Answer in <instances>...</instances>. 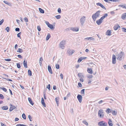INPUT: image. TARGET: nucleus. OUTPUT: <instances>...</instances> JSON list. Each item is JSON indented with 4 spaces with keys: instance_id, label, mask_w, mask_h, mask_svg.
<instances>
[{
    "instance_id": "obj_1",
    "label": "nucleus",
    "mask_w": 126,
    "mask_h": 126,
    "mask_svg": "<svg viewBox=\"0 0 126 126\" xmlns=\"http://www.w3.org/2000/svg\"><path fill=\"white\" fill-rule=\"evenodd\" d=\"M101 12L100 11H98L92 15V17L94 21H95L96 18L99 16Z\"/></svg>"
},
{
    "instance_id": "obj_2",
    "label": "nucleus",
    "mask_w": 126,
    "mask_h": 126,
    "mask_svg": "<svg viewBox=\"0 0 126 126\" xmlns=\"http://www.w3.org/2000/svg\"><path fill=\"white\" fill-rule=\"evenodd\" d=\"M86 21V17L83 16L81 17L80 19V23L81 25L82 26L83 25Z\"/></svg>"
},
{
    "instance_id": "obj_3",
    "label": "nucleus",
    "mask_w": 126,
    "mask_h": 126,
    "mask_svg": "<svg viewBox=\"0 0 126 126\" xmlns=\"http://www.w3.org/2000/svg\"><path fill=\"white\" fill-rule=\"evenodd\" d=\"M124 55V53L123 52L121 51L117 56L118 57L117 59L120 61L122 59V57Z\"/></svg>"
},
{
    "instance_id": "obj_4",
    "label": "nucleus",
    "mask_w": 126,
    "mask_h": 126,
    "mask_svg": "<svg viewBox=\"0 0 126 126\" xmlns=\"http://www.w3.org/2000/svg\"><path fill=\"white\" fill-rule=\"evenodd\" d=\"M104 115L103 111L102 109L99 110L98 112V116L101 118H103Z\"/></svg>"
},
{
    "instance_id": "obj_5",
    "label": "nucleus",
    "mask_w": 126,
    "mask_h": 126,
    "mask_svg": "<svg viewBox=\"0 0 126 126\" xmlns=\"http://www.w3.org/2000/svg\"><path fill=\"white\" fill-rule=\"evenodd\" d=\"M66 41H62L60 43V46L62 49H63L64 47Z\"/></svg>"
},
{
    "instance_id": "obj_6",
    "label": "nucleus",
    "mask_w": 126,
    "mask_h": 126,
    "mask_svg": "<svg viewBox=\"0 0 126 126\" xmlns=\"http://www.w3.org/2000/svg\"><path fill=\"white\" fill-rule=\"evenodd\" d=\"M98 125L100 126H107V123L103 121H101L98 123Z\"/></svg>"
},
{
    "instance_id": "obj_7",
    "label": "nucleus",
    "mask_w": 126,
    "mask_h": 126,
    "mask_svg": "<svg viewBox=\"0 0 126 126\" xmlns=\"http://www.w3.org/2000/svg\"><path fill=\"white\" fill-rule=\"evenodd\" d=\"M116 63V57L114 54L112 55V63L113 64H115Z\"/></svg>"
},
{
    "instance_id": "obj_8",
    "label": "nucleus",
    "mask_w": 126,
    "mask_h": 126,
    "mask_svg": "<svg viewBox=\"0 0 126 126\" xmlns=\"http://www.w3.org/2000/svg\"><path fill=\"white\" fill-rule=\"evenodd\" d=\"M10 107L9 109V111H11L14 109H15L16 107L14 105H12L11 104H10Z\"/></svg>"
},
{
    "instance_id": "obj_9",
    "label": "nucleus",
    "mask_w": 126,
    "mask_h": 126,
    "mask_svg": "<svg viewBox=\"0 0 126 126\" xmlns=\"http://www.w3.org/2000/svg\"><path fill=\"white\" fill-rule=\"evenodd\" d=\"M75 51L73 50H69L67 51V52L69 54V55H72L75 52Z\"/></svg>"
},
{
    "instance_id": "obj_10",
    "label": "nucleus",
    "mask_w": 126,
    "mask_h": 126,
    "mask_svg": "<svg viewBox=\"0 0 126 126\" xmlns=\"http://www.w3.org/2000/svg\"><path fill=\"white\" fill-rule=\"evenodd\" d=\"M77 97L79 102L80 103H81V102L82 100V96L78 94L77 96Z\"/></svg>"
},
{
    "instance_id": "obj_11",
    "label": "nucleus",
    "mask_w": 126,
    "mask_h": 126,
    "mask_svg": "<svg viewBox=\"0 0 126 126\" xmlns=\"http://www.w3.org/2000/svg\"><path fill=\"white\" fill-rule=\"evenodd\" d=\"M102 20L100 18V19L96 21V23L98 25H99L102 22Z\"/></svg>"
},
{
    "instance_id": "obj_12",
    "label": "nucleus",
    "mask_w": 126,
    "mask_h": 126,
    "mask_svg": "<svg viewBox=\"0 0 126 126\" xmlns=\"http://www.w3.org/2000/svg\"><path fill=\"white\" fill-rule=\"evenodd\" d=\"M96 5H99L101 7H102L103 9H106L105 7L101 3H96Z\"/></svg>"
},
{
    "instance_id": "obj_13",
    "label": "nucleus",
    "mask_w": 126,
    "mask_h": 126,
    "mask_svg": "<svg viewBox=\"0 0 126 126\" xmlns=\"http://www.w3.org/2000/svg\"><path fill=\"white\" fill-rule=\"evenodd\" d=\"M71 30L73 31L77 32L79 31V28H71Z\"/></svg>"
},
{
    "instance_id": "obj_14",
    "label": "nucleus",
    "mask_w": 126,
    "mask_h": 126,
    "mask_svg": "<svg viewBox=\"0 0 126 126\" xmlns=\"http://www.w3.org/2000/svg\"><path fill=\"white\" fill-rule=\"evenodd\" d=\"M48 71L49 72V73L51 74H52V69L51 68V67L49 65H48Z\"/></svg>"
},
{
    "instance_id": "obj_15",
    "label": "nucleus",
    "mask_w": 126,
    "mask_h": 126,
    "mask_svg": "<svg viewBox=\"0 0 126 126\" xmlns=\"http://www.w3.org/2000/svg\"><path fill=\"white\" fill-rule=\"evenodd\" d=\"M111 31L110 30H108L107 31L106 33V35L110 36L111 34Z\"/></svg>"
},
{
    "instance_id": "obj_16",
    "label": "nucleus",
    "mask_w": 126,
    "mask_h": 126,
    "mask_svg": "<svg viewBox=\"0 0 126 126\" xmlns=\"http://www.w3.org/2000/svg\"><path fill=\"white\" fill-rule=\"evenodd\" d=\"M120 26H119V25L117 24L113 28L114 30H116L118 28H120Z\"/></svg>"
},
{
    "instance_id": "obj_17",
    "label": "nucleus",
    "mask_w": 126,
    "mask_h": 126,
    "mask_svg": "<svg viewBox=\"0 0 126 126\" xmlns=\"http://www.w3.org/2000/svg\"><path fill=\"white\" fill-rule=\"evenodd\" d=\"M126 13H125L122 15L121 18L123 19H125L126 18Z\"/></svg>"
},
{
    "instance_id": "obj_18",
    "label": "nucleus",
    "mask_w": 126,
    "mask_h": 126,
    "mask_svg": "<svg viewBox=\"0 0 126 126\" xmlns=\"http://www.w3.org/2000/svg\"><path fill=\"white\" fill-rule=\"evenodd\" d=\"M108 124L110 126H112L113 124L112 123V121L110 119H109L108 121Z\"/></svg>"
},
{
    "instance_id": "obj_19",
    "label": "nucleus",
    "mask_w": 126,
    "mask_h": 126,
    "mask_svg": "<svg viewBox=\"0 0 126 126\" xmlns=\"http://www.w3.org/2000/svg\"><path fill=\"white\" fill-rule=\"evenodd\" d=\"M87 71L90 74L93 73V71L91 68H88L87 69Z\"/></svg>"
},
{
    "instance_id": "obj_20",
    "label": "nucleus",
    "mask_w": 126,
    "mask_h": 126,
    "mask_svg": "<svg viewBox=\"0 0 126 126\" xmlns=\"http://www.w3.org/2000/svg\"><path fill=\"white\" fill-rule=\"evenodd\" d=\"M108 16V14H105L101 18V19L103 20L105 18L107 17Z\"/></svg>"
},
{
    "instance_id": "obj_21",
    "label": "nucleus",
    "mask_w": 126,
    "mask_h": 126,
    "mask_svg": "<svg viewBox=\"0 0 126 126\" xmlns=\"http://www.w3.org/2000/svg\"><path fill=\"white\" fill-rule=\"evenodd\" d=\"M41 103L42 105L44 107H46V105L44 102V100L43 98L42 97L41 98Z\"/></svg>"
},
{
    "instance_id": "obj_22",
    "label": "nucleus",
    "mask_w": 126,
    "mask_h": 126,
    "mask_svg": "<svg viewBox=\"0 0 126 126\" xmlns=\"http://www.w3.org/2000/svg\"><path fill=\"white\" fill-rule=\"evenodd\" d=\"M28 100L29 103L32 105H33L34 104L33 103L32 100L31 99L30 97L28 98Z\"/></svg>"
},
{
    "instance_id": "obj_23",
    "label": "nucleus",
    "mask_w": 126,
    "mask_h": 126,
    "mask_svg": "<svg viewBox=\"0 0 126 126\" xmlns=\"http://www.w3.org/2000/svg\"><path fill=\"white\" fill-rule=\"evenodd\" d=\"M23 64L25 68H27V62H26L25 60H24L23 62Z\"/></svg>"
},
{
    "instance_id": "obj_24",
    "label": "nucleus",
    "mask_w": 126,
    "mask_h": 126,
    "mask_svg": "<svg viewBox=\"0 0 126 126\" xmlns=\"http://www.w3.org/2000/svg\"><path fill=\"white\" fill-rule=\"evenodd\" d=\"M112 111V110H111L109 108L107 109L106 111L108 113H111Z\"/></svg>"
},
{
    "instance_id": "obj_25",
    "label": "nucleus",
    "mask_w": 126,
    "mask_h": 126,
    "mask_svg": "<svg viewBox=\"0 0 126 126\" xmlns=\"http://www.w3.org/2000/svg\"><path fill=\"white\" fill-rule=\"evenodd\" d=\"M1 108L3 110H6L8 109V107L7 106H4L2 107Z\"/></svg>"
},
{
    "instance_id": "obj_26",
    "label": "nucleus",
    "mask_w": 126,
    "mask_h": 126,
    "mask_svg": "<svg viewBox=\"0 0 126 126\" xmlns=\"http://www.w3.org/2000/svg\"><path fill=\"white\" fill-rule=\"evenodd\" d=\"M50 37V34L48 33L47 34L46 38V40H48Z\"/></svg>"
},
{
    "instance_id": "obj_27",
    "label": "nucleus",
    "mask_w": 126,
    "mask_h": 126,
    "mask_svg": "<svg viewBox=\"0 0 126 126\" xmlns=\"http://www.w3.org/2000/svg\"><path fill=\"white\" fill-rule=\"evenodd\" d=\"M118 6L121 7L126 9V4H124L123 5H118Z\"/></svg>"
},
{
    "instance_id": "obj_28",
    "label": "nucleus",
    "mask_w": 126,
    "mask_h": 126,
    "mask_svg": "<svg viewBox=\"0 0 126 126\" xmlns=\"http://www.w3.org/2000/svg\"><path fill=\"white\" fill-rule=\"evenodd\" d=\"M85 39L87 40H94V39L93 37H87Z\"/></svg>"
},
{
    "instance_id": "obj_29",
    "label": "nucleus",
    "mask_w": 126,
    "mask_h": 126,
    "mask_svg": "<svg viewBox=\"0 0 126 126\" xmlns=\"http://www.w3.org/2000/svg\"><path fill=\"white\" fill-rule=\"evenodd\" d=\"M17 52L22 53L23 52V50L22 49L19 48L17 51Z\"/></svg>"
},
{
    "instance_id": "obj_30",
    "label": "nucleus",
    "mask_w": 126,
    "mask_h": 126,
    "mask_svg": "<svg viewBox=\"0 0 126 126\" xmlns=\"http://www.w3.org/2000/svg\"><path fill=\"white\" fill-rule=\"evenodd\" d=\"M3 2L5 4H6L10 6L11 5V4L10 3L8 2L7 1H6L5 0H4Z\"/></svg>"
},
{
    "instance_id": "obj_31",
    "label": "nucleus",
    "mask_w": 126,
    "mask_h": 126,
    "mask_svg": "<svg viewBox=\"0 0 126 126\" xmlns=\"http://www.w3.org/2000/svg\"><path fill=\"white\" fill-rule=\"evenodd\" d=\"M39 10L40 12L42 13H44V10L42 9L41 8H39Z\"/></svg>"
},
{
    "instance_id": "obj_32",
    "label": "nucleus",
    "mask_w": 126,
    "mask_h": 126,
    "mask_svg": "<svg viewBox=\"0 0 126 126\" xmlns=\"http://www.w3.org/2000/svg\"><path fill=\"white\" fill-rule=\"evenodd\" d=\"M48 27L51 29H53V25L51 24H50L49 25H48Z\"/></svg>"
},
{
    "instance_id": "obj_33",
    "label": "nucleus",
    "mask_w": 126,
    "mask_h": 126,
    "mask_svg": "<svg viewBox=\"0 0 126 126\" xmlns=\"http://www.w3.org/2000/svg\"><path fill=\"white\" fill-rule=\"evenodd\" d=\"M111 113L113 115H116L117 114V111H115L112 110V111Z\"/></svg>"
},
{
    "instance_id": "obj_34",
    "label": "nucleus",
    "mask_w": 126,
    "mask_h": 126,
    "mask_svg": "<svg viewBox=\"0 0 126 126\" xmlns=\"http://www.w3.org/2000/svg\"><path fill=\"white\" fill-rule=\"evenodd\" d=\"M84 89H83L81 91V94H82V95L83 96L84 95Z\"/></svg>"
},
{
    "instance_id": "obj_35",
    "label": "nucleus",
    "mask_w": 126,
    "mask_h": 126,
    "mask_svg": "<svg viewBox=\"0 0 126 126\" xmlns=\"http://www.w3.org/2000/svg\"><path fill=\"white\" fill-rule=\"evenodd\" d=\"M55 67L56 69H58L59 68L60 66L58 64H56L55 65Z\"/></svg>"
},
{
    "instance_id": "obj_36",
    "label": "nucleus",
    "mask_w": 126,
    "mask_h": 126,
    "mask_svg": "<svg viewBox=\"0 0 126 126\" xmlns=\"http://www.w3.org/2000/svg\"><path fill=\"white\" fill-rule=\"evenodd\" d=\"M83 123H84V124L87 126L88 125V123L85 121H83L82 122Z\"/></svg>"
},
{
    "instance_id": "obj_37",
    "label": "nucleus",
    "mask_w": 126,
    "mask_h": 126,
    "mask_svg": "<svg viewBox=\"0 0 126 126\" xmlns=\"http://www.w3.org/2000/svg\"><path fill=\"white\" fill-rule=\"evenodd\" d=\"M55 100L56 102L57 105H58V104L59 102V98L58 97H56L55 98Z\"/></svg>"
},
{
    "instance_id": "obj_38",
    "label": "nucleus",
    "mask_w": 126,
    "mask_h": 126,
    "mask_svg": "<svg viewBox=\"0 0 126 126\" xmlns=\"http://www.w3.org/2000/svg\"><path fill=\"white\" fill-rule=\"evenodd\" d=\"M28 74L30 76H31L32 75V72L30 70H28Z\"/></svg>"
},
{
    "instance_id": "obj_39",
    "label": "nucleus",
    "mask_w": 126,
    "mask_h": 126,
    "mask_svg": "<svg viewBox=\"0 0 126 126\" xmlns=\"http://www.w3.org/2000/svg\"><path fill=\"white\" fill-rule=\"evenodd\" d=\"M55 17L57 19H59L61 18V16L60 15H58L57 16H55Z\"/></svg>"
},
{
    "instance_id": "obj_40",
    "label": "nucleus",
    "mask_w": 126,
    "mask_h": 126,
    "mask_svg": "<svg viewBox=\"0 0 126 126\" xmlns=\"http://www.w3.org/2000/svg\"><path fill=\"white\" fill-rule=\"evenodd\" d=\"M22 117L24 119H26V116L25 115L24 113H23L22 114Z\"/></svg>"
},
{
    "instance_id": "obj_41",
    "label": "nucleus",
    "mask_w": 126,
    "mask_h": 126,
    "mask_svg": "<svg viewBox=\"0 0 126 126\" xmlns=\"http://www.w3.org/2000/svg\"><path fill=\"white\" fill-rule=\"evenodd\" d=\"M0 89H1L2 90H3L5 92H6L7 91V90L4 87H3V88H1H1H0Z\"/></svg>"
},
{
    "instance_id": "obj_42",
    "label": "nucleus",
    "mask_w": 126,
    "mask_h": 126,
    "mask_svg": "<svg viewBox=\"0 0 126 126\" xmlns=\"http://www.w3.org/2000/svg\"><path fill=\"white\" fill-rule=\"evenodd\" d=\"M37 28L38 30L39 31H40L41 30V28L39 26H38L37 27Z\"/></svg>"
},
{
    "instance_id": "obj_43",
    "label": "nucleus",
    "mask_w": 126,
    "mask_h": 126,
    "mask_svg": "<svg viewBox=\"0 0 126 126\" xmlns=\"http://www.w3.org/2000/svg\"><path fill=\"white\" fill-rule=\"evenodd\" d=\"M16 126H27L24 125L18 124L16 125Z\"/></svg>"
},
{
    "instance_id": "obj_44",
    "label": "nucleus",
    "mask_w": 126,
    "mask_h": 126,
    "mask_svg": "<svg viewBox=\"0 0 126 126\" xmlns=\"http://www.w3.org/2000/svg\"><path fill=\"white\" fill-rule=\"evenodd\" d=\"M47 88L49 90H50V86L49 84L47 87Z\"/></svg>"
},
{
    "instance_id": "obj_45",
    "label": "nucleus",
    "mask_w": 126,
    "mask_h": 126,
    "mask_svg": "<svg viewBox=\"0 0 126 126\" xmlns=\"http://www.w3.org/2000/svg\"><path fill=\"white\" fill-rule=\"evenodd\" d=\"M28 118L29 119L30 121H32V120H31V119L32 118L31 115H29L28 116Z\"/></svg>"
},
{
    "instance_id": "obj_46",
    "label": "nucleus",
    "mask_w": 126,
    "mask_h": 126,
    "mask_svg": "<svg viewBox=\"0 0 126 126\" xmlns=\"http://www.w3.org/2000/svg\"><path fill=\"white\" fill-rule=\"evenodd\" d=\"M5 30L7 31L8 32L9 31V27H7L5 29Z\"/></svg>"
},
{
    "instance_id": "obj_47",
    "label": "nucleus",
    "mask_w": 126,
    "mask_h": 126,
    "mask_svg": "<svg viewBox=\"0 0 126 126\" xmlns=\"http://www.w3.org/2000/svg\"><path fill=\"white\" fill-rule=\"evenodd\" d=\"M0 98L1 99H3L4 98V97L2 94H0Z\"/></svg>"
},
{
    "instance_id": "obj_48",
    "label": "nucleus",
    "mask_w": 126,
    "mask_h": 126,
    "mask_svg": "<svg viewBox=\"0 0 126 126\" xmlns=\"http://www.w3.org/2000/svg\"><path fill=\"white\" fill-rule=\"evenodd\" d=\"M3 78L5 79H6V80H7L9 81H12V80H11V79H6V78Z\"/></svg>"
},
{
    "instance_id": "obj_49",
    "label": "nucleus",
    "mask_w": 126,
    "mask_h": 126,
    "mask_svg": "<svg viewBox=\"0 0 126 126\" xmlns=\"http://www.w3.org/2000/svg\"><path fill=\"white\" fill-rule=\"evenodd\" d=\"M78 76L79 77V78L80 77H81V76H83V75H81V73H78Z\"/></svg>"
},
{
    "instance_id": "obj_50",
    "label": "nucleus",
    "mask_w": 126,
    "mask_h": 126,
    "mask_svg": "<svg viewBox=\"0 0 126 126\" xmlns=\"http://www.w3.org/2000/svg\"><path fill=\"white\" fill-rule=\"evenodd\" d=\"M17 67L18 68H20V65L19 63H17Z\"/></svg>"
},
{
    "instance_id": "obj_51",
    "label": "nucleus",
    "mask_w": 126,
    "mask_h": 126,
    "mask_svg": "<svg viewBox=\"0 0 126 126\" xmlns=\"http://www.w3.org/2000/svg\"><path fill=\"white\" fill-rule=\"evenodd\" d=\"M24 19L25 22H28V19L27 17H25Z\"/></svg>"
},
{
    "instance_id": "obj_52",
    "label": "nucleus",
    "mask_w": 126,
    "mask_h": 126,
    "mask_svg": "<svg viewBox=\"0 0 126 126\" xmlns=\"http://www.w3.org/2000/svg\"><path fill=\"white\" fill-rule=\"evenodd\" d=\"M4 20L3 19L1 20L0 21V25H1L4 22Z\"/></svg>"
},
{
    "instance_id": "obj_53",
    "label": "nucleus",
    "mask_w": 126,
    "mask_h": 126,
    "mask_svg": "<svg viewBox=\"0 0 126 126\" xmlns=\"http://www.w3.org/2000/svg\"><path fill=\"white\" fill-rule=\"evenodd\" d=\"M122 31L123 32H126V29L125 28H122Z\"/></svg>"
},
{
    "instance_id": "obj_54",
    "label": "nucleus",
    "mask_w": 126,
    "mask_h": 126,
    "mask_svg": "<svg viewBox=\"0 0 126 126\" xmlns=\"http://www.w3.org/2000/svg\"><path fill=\"white\" fill-rule=\"evenodd\" d=\"M82 61L80 57L78 60V62L79 63H80Z\"/></svg>"
},
{
    "instance_id": "obj_55",
    "label": "nucleus",
    "mask_w": 126,
    "mask_h": 126,
    "mask_svg": "<svg viewBox=\"0 0 126 126\" xmlns=\"http://www.w3.org/2000/svg\"><path fill=\"white\" fill-rule=\"evenodd\" d=\"M58 12L59 13H61V9L60 8H58Z\"/></svg>"
},
{
    "instance_id": "obj_56",
    "label": "nucleus",
    "mask_w": 126,
    "mask_h": 126,
    "mask_svg": "<svg viewBox=\"0 0 126 126\" xmlns=\"http://www.w3.org/2000/svg\"><path fill=\"white\" fill-rule=\"evenodd\" d=\"M15 30L16 31L19 32L20 31V29L19 28H17L15 29Z\"/></svg>"
},
{
    "instance_id": "obj_57",
    "label": "nucleus",
    "mask_w": 126,
    "mask_h": 126,
    "mask_svg": "<svg viewBox=\"0 0 126 126\" xmlns=\"http://www.w3.org/2000/svg\"><path fill=\"white\" fill-rule=\"evenodd\" d=\"M4 60L5 61H8V62H9L11 61V59H5Z\"/></svg>"
},
{
    "instance_id": "obj_58",
    "label": "nucleus",
    "mask_w": 126,
    "mask_h": 126,
    "mask_svg": "<svg viewBox=\"0 0 126 126\" xmlns=\"http://www.w3.org/2000/svg\"><path fill=\"white\" fill-rule=\"evenodd\" d=\"M92 52L93 53H95L96 52V51L94 48L92 50Z\"/></svg>"
},
{
    "instance_id": "obj_59",
    "label": "nucleus",
    "mask_w": 126,
    "mask_h": 126,
    "mask_svg": "<svg viewBox=\"0 0 126 126\" xmlns=\"http://www.w3.org/2000/svg\"><path fill=\"white\" fill-rule=\"evenodd\" d=\"M60 76L61 77V78L62 79H63V74L62 73H61L60 74Z\"/></svg>"
},
{
    "instance_id": "obj_60",
    "label": "nucleus",
    "mask_w": 126,
    "mask_h": 126,
    "mask_svg": "<svg viewBox=\"0 0 126 126\" xmlns=\"http://www.w3.org/2000/svg\"><path fill=\"white\" fill-rule=\"evenodd\" d=\"M21 32H20L17 34V36L18 37H20V35L21 34Z\"/></svg>"
},
{
    "instance_id": "obj_61",
    "label": "nucleus",
    "mask_w": 126,
    "mask_h": 126,
    "mask_svg": "<svg viewBox=\"0 0 126 126\" xmlns=\"http://www.w3.org/2000/svg\"><path fill=\"white\" fill-rule=\"evenodd\" d=\"M78 85L80 87H81L82 86V85L81 83L80 82H79L78 83Z\"/></svg>"
},
{
    "instance_id": "obj_62",
    "label": "nucleus",
    "mask_w": 126,
    "mask_h": 126,
    "mask_svg": "<svg viewBox=\"0 0 126 126\" xmlns=\"http://www.w3.org/2000/svg\"><path fill=\"white\" fill-rule=\"evenodd\" d=\"M93 77V76L92 75H90L88 76V78H92Z\"/></svg>"
},
{
    "instance_id": "obj_63",
    "label": "nucleus",
    "mask_w": 126,
    "mask_h": 126,
    "mask_svg": "<svg viewBox=\"0 0 126 126\" xmlns=\"http://www.w3.org/2000/svg\"><path fill=\"white\" fill-rule=\"evenodd\" d=\"M80 58L82 60L84 59H85L87 58L86 57H80Z\"/></svg>"
},
{
    "instance_id": "obj_64",
    "label": "nucleus",
    "mask_w": 126,
    "mask_h": 126,
    "mask_svg": "<svg viewBox=\"0 0 126 126\" xmlns=\"http://www.w3.org/2000/svg\"><path fill=\"white\" fill-rule=\"evenodd\" d=\"M45 23L47 25V26H48V25H49L50 24L49 22L47 21H46Z\"/></svg>"
}]
</instances>
